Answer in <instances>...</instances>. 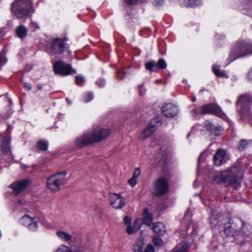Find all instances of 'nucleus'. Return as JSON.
Segmentation results:
<instances>
[{"label": "nucleus", "instance_id": "nucleus-26", "mask_svg": "<svg viewBox=\"0 0 252 252\" xmlns=\"http://www.w3.org/2000/svg\"><path fill=\"white\" fill-rule=\"evenodd\" d=\"M213 71L214 74L218 77L227 78V75L222 70H220L219 66L214 65L213 66Z\"/></svg>", "mask_w": 252, "mask_h": 252}, {"label": "nucleus", "instance_id": "nucleus-44", "mask_svg": "<svg viewBox=\"0 0 252 252\" xmlns=\"http://www.w3.org/2000/svg\"><path fill=\"white\" fill-rule=\"evenodd\" d=\"M24 87L27 91H30L32 89L31 84L28 82H25L24 84Z\"/></svg>", "mask_w": 252, "mask_h": 252}, {"label": "nucleus", "instance_id": "nucleus-40", "mask_svg": "<svg viewBox=\"0 0 252 252\" xmlns=\"http://www.w3.org/2000/svg\"><path fill=\"white\" fill-rule=\"evenodd\" d=\"M155 248L151 244L148 245L145 248L144 252H154Z\"/></svg>", "mask_w": 252, "mask_h": 252}, {"label": "nucleus", "instance_id": "nucleus-3", "mask_svg": "<svg viewBox=\"0 0 252 252\" xmlns=\"http://www.w3.org/2000/svg\"><path fill=\"white\" fill-rule=\"evenodd\" d=\"M11 10L18 19L25 18L33 12L31 0H16L11 5Z\"/></svg>", "mask_w": 252, "mask_h": 252}, {"label": "nucleus", "instance_id": "nucleus-37", "mask_svg": "<svg viewBox=\"0 0 252 252\" xmlns=\"http://www.w3.org/2000/svg\"><path fill=\"white\" fill-rule=\"evenodd\" d=\"M85 81L84 78L81 75L76 76V83L79 86H81Z\"/></svg>", "mask_w": 252, "mask_h": 252}, {"label": "nucleus", "instance_id": "nucleus-35", "mask_svg": "<svg viewBox=\"0 0 252 252\" xmlns=\"http://www.w3.org/2000/svg\"><path fill=\"white\" fill-rule=\"evenodd\" d=\"M94 98V94L92 93H86L84 95V101L85 102H89L93 100Z\"/></svg>", "mask_w": 252, "mask_h": 252}, {"label": "nucleus", "instance_id": "nucleus-16", "mask_svg": "<svg viewBox=\"0 0 252 252\" xmlns=\"http://www.w3.org/2000/svg\"><path fill=\"white\" fill-rule=\"evenodd\" d=\"M65 48L64 41L60 38L54 39L52 43V50L54 53L62 54Z\"/></svg>", "mask_w": 252, "mask_h": 252}, {"label": "nucleus", "instance_id": "nucleus-8", "mask_svg": "<svg viewBox=\"0 0 252 252\" xmlns=\"http://www.w3.org/2000/svg\"><path fill=\"white\" fill-rule=\"evenodd\" d=\"M53 69L56 74L62 76H67L76 73V70L72 68L70 64L65 63L62 61L56 62L54 64Z\"/></svg>", "mask_w": 252, "mask_h": 252}, {"label": "nucleus", "instance_id": "nucleus-18", "mask_svg": "<svg viewBox=\"0 0 252 252\" xmlns=\"http://www.w3.org/2000/svg\"><path fill=\"white\" fill-rule=\"evenodd\" d=\"M214 161L215 165L220 166L226 161L225 152L224 150H218L214 156Z\"/></svg>", "mask_w": 252, "mask_h": 252}, {"label": "nucleus", "instance_id": "nucleus-42", "mask_svg": "<svg viewBox=\"0 0 252 252\" xmlns=\"http://www.w3.org/2000/svg\"><path fill=\"white\" fill-rule=\"evenodd\" d=\"M164 0H155L153 3L155 6H159L163 5Z\"/></svg>", "mask_w": 252, "mask_h": 252}, {"label": "nucleus", "instance_id": "nucleus-6", "mask_svg": "<svg viewBox=\"0 0 252 252\" xmlns=\"http://www.w3.org/2000/svg\"><path fill=\"white\" fill-rule=\"evenodd\" d=\"M65 172H62L52 175L47 181V187L52 192H57L60 189V187L66 182Z\"/></svg>", "mask_w": 252, "mask_h": 252}, {"label": "nucleus", "instance_id": "nucleus-25", "mask_svg": "<svg viewBox=\"0 0 252 252\" xmlns=\"http://www.w3.org/2000/svg\"><path fill=\"white\" fill-rule=\"evenodd\" d=\"M27 30L25 27L23 25L19 26L16 30V33L17 36L20 38L25 37L27 35Z\"/></svg>", "mask_w": 252, "mask_h": 252}, {"label": "nucleus", "instance_id": "nucleus-2", "mask_svg": "<svg viewBox=\"0 0 252 252\" xmlns=\"http://www.w3.org/2000/svg\"><path fill=\"white\" fill-rule=\"evenodd\" d=\"M109 134L110 130L108 129L97 127L77 137L74 141V144L77 147L82 148L89 145L100 141L106 138Z\"/></svg>", "mask_w": 252, "mask_h": 252}, {"label": "nucleus", "instance_id": "nucleus-23", "mask_svg": "<svg viewBox=\"0 0 252 252\" xmlns=\"http://www.w3.org/2000/svg\"><path fill=\"white\" fill-rule=\"evenodd\" d=\"M141 173L140 168H136L134 171L132 177L128 180V183L131 187H134L137 184V178L139 177Z\"/></svg>", "mask_w": 252, "mask_h": 252}, {"label": "nucleus", "instance_id": "nucleus-27", "mask_svg": "<svg viewBox=\"0 0 252 252\" xmlns=\"http://www.w3.org/2000/svg\"><path fill=\"white\" fill-rule=\"evenodd\" d=\"M134 252H142V240L139 238L133 245Z\"/></svg>", "mask_w": 252, "mask_h": 252}, {"label": "nucleus", "instance_id": "nucleus-5", "mask_svg": "<svg viewBox=\"0 0 252 252\" xmlns=\"http://www.w3.org/2000/svg\"><path fill=\"white\" fill-rule=\"evenodd\" d=\"M251 54L252 44L244 41H238L229 56V62L231 63L238 58Z\"/></svg>", "mask_w": 252, "mask_h": 252}, {"label": "nucleus", "instance_id": "nucleus-1", "mask_svg": "<svg viewBox=\"0 0 252 252\" xmlns=\"http://www.w3.org/2000/svg\"><path fill=\"white\" fill-rule=\"evenodd\" d=\"M242 175V168L239 164H237L226 170L215 174L213 180L214 183L226 184L235 188L240 184Z\"/></svg>", "mask_w": 252, "mask_h": 252}, {"label": "nucleus", "instance_id": "nucleus-41", "mask_svg": "<svg viewBox=\"0 0 252 252\" xmlns=\"http://www.w3.org/2000/svg\"><path fill=\"white\" fill-rule=\"evenodd\" d=\"M105 80L102 79H99L96 81V84L99 87H102L105 85Z\"/></svg>", "mask_w": 252, "mask_h": 252}, {"label": "nucleus", "instance_id": "nucleus-50", "mask_svg": "<svg viewBox=\"0 0 252 252\" xmlns=\"http://www.w3.org/2000/svg\"><path fill=\"white\" fill-rule=\"evenodd\" d=\"M191 100H192L193 102L195 101H196V98H195V97L193 96V97L192 98Z\"/></svg>", "mask_w": 252, "mask_h": 252}, {"label": "nucleus", "instance_id": "nucleus-29", "mask_svg": "<svg viewBox=\"0 0 252 252\" xmlns=\"http://www.w3.org/2000/svg\"><path fill=\"white\" fill-rule=\"evenodd\" d=\"M201 0H185V4L187 6L192 7L200 3Z\"/></svg>", "mask_w": 252, "mask_h": 252}, {"label": "nucleus", "instance_id": "nucleus-33", "mask_svg": "<svg viewBox=\"0 0 252 252\" xmlns=\"http://www.w3.org/2000/svg\"><path fill=\"white\" fill-rule=\"evenodd\" d=\"M56 252H72V250L69 247L61 245L58 248Z\"/></svg>", "mask_w": 252, "mask_h": 252}, {"label": "nucleus", "instance_id": "nucleus-10", "mask_svg": "<svg viewBox=\"0 0 252 252\" xmlns=\"http://www.w3.org/2000/svg\"><path fill=\"white\" fill-rule=\"evenodd\" d=\"M38 219L32 217L28 215L22 217L19 220V223L27 227L29 230L35 231L38 228Z\"/></svg>", "mask_w": 252, "mask_h": 252}, {"label": "nucleus", "instance_id": "nucleus-45", "mask_svg": "<svg viewBox=\"0 0 252 252\" xmlns=\"http://www.w3.org/2000/svg\"><path fill=\"white\" fill-rule=\"evenodd\" d=\"M138 0H125L128 5H133L137 3Z\"/></svg>", "mask_w": 252, "mask_h": 252}, {"label": "nucleus", "instance_id": "nucleus-4", "mask_svg": "<svg viewBox=\"0 0 252 252\" xmlns=\"http://www.w3.org/2000/svg\"><path fill=\"white\" fill-rule=\"evenodd\" d=\"M245 226H243L242 221L238 218L229 219V221L225 224L224 232L227 236H235L240 233H245ZM249 233H245L244 235L248 236Z\"/></svg>", "mask_w": 252, "mask_h": 252}, {"label": "nucleus", "instance_id": "nucleus-14", "mask_svg": "<svg viewBox=\"0 0 252 252\" xmlns=\"http://www.w3.org/2000/svg\"><path fill=\"white\" fill-rule=\"evenodd\" d=\"M162 113L164 116L167 118H172L176 116L178 110L177 107L172 103H165L161 108Z\"/></svg>", "mask_w": 252, "mask_h": 252}, {"label": "nucleus", "instance_id": "nucleus-21", "mask_svg": "<svg viewBox=\"0 0 252 252\" xmlns=\"http://www.w3.org/2000/svg\"><path fill=\"white\" fill-rule=\"evenodd\" d=\"M153 216L149 212L147 208H145L143 212V224L147 226L151 225L153 221Z\"/></svg>", "mask_w": 252, "mask_h": 252}, {"label": "nucleus", "instance_id": "nucleus-20", "mask_svg": "<svg viewBox=\"0 0 252 252\" xmlns=\"http://www.w3.org/2000/svg\"><path fill=\"white\" fill-rule=\"evenodd\" d=\"M204 127L209 131L211 134L218 136L220 134V127L214 126L211 122L207 120L205 121L204 124Z\"/></svg>", "mask_w": 252, "mask_h": 252}, {"label": "nucleus", "instance_id": "nucleus-24", "mask_svg": "<svg viewBox=\"0 0 252 252\" xmlns=\"http://www.w3.org/2000/svg\"><path fill=\"white\" fill-rule=\"evenodd\" d=\"M57 236L62 241L68 242L72 239V236L67 232L59 231L56 233Z\"/></svg>", "mask_w": 252, "mask_h": 252}, {"label": "nucleus", "instance_id": "nucleus-34", "mask_svg": "<svg viewBox=\"0 0 252 252\" xmlns=\"http://www.w3.org/2000/svg\"><path fill=\"white\" fill-rule=\"evenodd\" d=\"M156 66V63L154 61L150 62L145 64L146 68L150 71L154 70V67Z\"/></svg>", "mask_w": 252, "mask_h": 252}, {"label": "nucleus", "instance_id": "nucleus-17", "mask_svg": "<svg viewBox=\"0 0 252 252\" xmlns=\"http://www.w3.org/2000/svg\"><path fill=\"white\" fill-rule=\"evenodd\" d=\"M30 184V181L28 180H22L20 181H16L11 185V188L15 191L16 194L19 193L23 190Z\"/></svg>", "mask_w": 252, "mask_h": 252}, {"label": "nucleus", "instance_id": "nucleus-15", "mask_svg": "<svg viewBox=\"0 0 252 252\" xmlns=\"http://www.w3.org/2000/svg\"><path fill=\"white\" fill-rule=\"evenodd\" d=\"M156 194L160 196L165 194L168 189V183L166 179L163 178L158 179L156 183Z\"/></svg>", "mask_w": 252, "mask_h": 252}, {"label": "nucleus", "instance_id": "nucleus-38", "mask_svg": "<svg viewBox=\"0 0 252 252\" xmlns=\"http://www.w3.org/2000/svg\"><path fill=\"white\" fill-rule=\"evenodd\" d=\"M7 60L5 57V53L2 51L0 53V65H2L6 63Z\"/></svg>", "mask_w": 252, "mask_h": 252}, {"label": "nucleus", "instance_id": "nucleus-46", "mask_svg": "<svg viewBox=\"0 0 252 252\" xmlns=\"http://www.w3.org/2000/svg\"><path fill=\"white\" fill-rule=\"evenodd\" d=\"M210 222L211 223H212V224H216V223H218V220H216L215 217L214 216L212 215L210 218Z\"/></svg>", "mask_w": 252, "mask_h": 252}, {"label": "nucleus", "instance_id": "nucleus-7", "mask_svg": "<svg viewBox=\"0 0 252 252\" xmlns=\"http://www.w3.org/2000/svg\"><path fill=\"white\" fill-rule=\"evenodd\" d=\"M252 103V99L249 95L245 94L239 97L236 104L239 105L241 107V109L239 111V113L241 114L242 118H247L248 119L251 118L249 105Z\"/></svg>", "mask_w": 252, "mask_h": 252}, {"label": "nucleus", "instance_id": "nucleus-48", "mask_svg": "<svg viewBox=\"0 0 252 252\" xmlns=\"http://www.w3.org/2000/svg\"><path fill=\"white\" fill-rule=\"evenodd\" d=\"M248 77L249 79L252 80V70L248 73Z\"/></svg>", "mask_w": 252, "mask_h": 252}, {"label": "nucleus", "instance_id": "nucleus-12", "mask_svg": "<svg viewBox=\"0 0 252 252\" xmlns=\"http://www.w3.org/2000/svg\"><path fill=\"white\" fill-rule=\"evenodd\" d=\"M10 140V137L8 134L0 136V142L1 143L0 148L1 152L3 155L8 157L11 156Z\"/></svg>", "mask_w": 252, "mask_h": 252}, {"label": "nucleus", "instance_id": "nucleus-52", "mask_svg": "<svg viewBox=\"0 0 252 252\" xmlns=\"http://www.w3.org/2000/svg\"><path fill=\"white\" fill-rule=\"evenodd\" d=\"M144 2H145L144 0H143L142 2L143 3Z\"/></svg>", "mask_w": 252, "mask_h": 252}, {"label": "nucleus", "instance_id": "nucleus-13", "mask_svg": "<svg viewBox=\"0 0 252 252\" xmlns=\"http://www.w3.org/2000/svg\"><path fill=\"white\" fill-rule=\"evenodd\" d=\"M109 200L111 205L115 209H120L125 204V199L118 194H110Z\"/></svg>", "mask_w": 252, "mask_h": 252}, {"label": "nucleus", "instance_id": "nucleus-51", "mask_svg": "<svg viewBox=\"0 0 252 252\" xmlns=\"http://www.w3.org/2000/svg\"><path fill=\"white\" fill-rule=\"evenodd\" d=\"M138 87H139V95H140L141 93H140V86H139Z\"/></svg>", "mask_w": 252, "mask_h": 252}, {"label": "nucleus", "instance_id": "nucleus-32", "mask_svg": "<svg viewBox=\"0 0 252 252\" xmlns=\"http://www.w3.org/2000/svg\"><path fill=\"white\" fill-rule=\"evenodd\" d=\"M174 252H187V247L185 245H178L174 249Z\"/></svg>", "mask_w": 252, "mask_h": 252}, {"label": "nucleus", "instance_id": "nucleus-39", "mask_svg": "<svg viewBox=\"0 0 252 252\" xmlns=\"http://www.w3.org/2000/svg\"><path fill=\"white\" fill-rule=\"evenodd\" d=\"M131 218L127 216H126L124 219V223L126 225V226L131 224Z\"/></svg>", "mask_w": 252, "mask_h": 252}, {"label": "nucleus", "instance_id": "nucleus-30", "mask_svg": "<svg viewBox=\"0 0 252 252\" xmlns=\"http://www.w3.org/2000/svg\"><path fill=\"white\" fill-rule=\"evenodd\" d=\"M248 144V142L247 140L242 139L240 141L239 144L238 145V149L240 151H243L247 147Z\"/></svg>", "mask_w": 252, "mask_h": 252}, {"label": "nucleus", "instance_id": "nucleus-43", "mask_svg": "<svg viewBox=\"0 0 252 252\" xmlns=\"http://www.w3.org/2000/svg\"><path fill=\"white\" fill-rule=\"evenodd\" d=\"M125 73L121 70H120L118 71L117 74V76L119 79H121L125 77Z\"/></svg>", "mask_w": 252, "mask_h": 252}, {"label": "nucleus", "instance_id": "nucleus-22", "mask_svg": "<svg viewBox=\"0 0 252 252\" xmlns=\"http://www.w3.org/2000/svg\"><path fill=\"white\" fill-rule=\"evenodd\" d=\"M152 229L155 233L159 235H163L165 232V227L164 224L160 222L154 224Z\"/></svg>", "mask_w": 252, "mask_h": 252}, {"label": "nucleus", "instance_id": "nucleus-28", "mask_svg": "<svg viewBox=\"0 0 252 252\" xmlns=\"http://www.w3.org/2000/svg\"><path fill=\"white\" fill-rule=\"evenodd\" d=\"M48 147V143L46 141L40 140L37 143V147L42 151L47 149Z\"/></svg>", "mask_w": 252, "mask_h": 252}, {"label": "nucleus", "instance_id": "nucleus-49", "mask_svg": "<svg viewBox=\"0 0 252 252\" xmlns=\"http://www.w3.org/2000/svg\"><path fill=\"white\" fill-rule=\"evenodd\" d=\"M37 88L38 90H41L42 89V86L41 84H38Z\"/></svg>", "mask_w": 252, "mask_h": 252}, {"label": "nucleus", "instance_id": "nucleus-11", "mask_svg": "<svg viewBox=\"0 0 252 252\" xmlns=\"http://www.w3.org/2000/svg\"><path fill=\"white\" fill-rule=\"evenodd\" d=\"M162 118L161 116L155 117L143 131V137L147 138L150 136L161 125Z\"/></svg>", "mask_w": 252, "mask_h": 252}, {"label": "nucleus", "instance_id": "nucleus-36", "mask_svg": "<svg viewBox=\"0 0 252 252\" xmlns=\"http://www.w3.org/2000/svg\"><path fill=\"white\" fill-rule=\"evenodd\" d=\"M153 243L156 246H160L163 244L162 240L159 237H155L153 239Z\"/></svg>", "mask_w": 252, "mask_h": 252}, {"label": "nucleus", "instance_id": "nucleus-19", "mask_svg": "<svg viewBox=\"0 0 252 252\" xmlns=\"http://www.w3.org/2000/svg\"><path fill=\"white\" fill-rule=\"evenodd\" d=\"M142 226V219L135 220L131 224L127 226L126 232L128 235H132L137 233Z\"/></svg>", "mask_w": 252, "mask_h": 252}, {"label": "nucleus", "instance_id": "nucleus-47", "mask_svg": "<svg viewBox=\"0 0 252 252\" xmlns=\"http://www.w3.org/2000/svg\"><path fill=\"white\" fill-rule=\"evenodd\" d=\"M84 249L81 247H76L72 252H83Z\"/></svg>", "mask_w": 252, "mask_h": 252}, {"label": "nucleus", "instance_id": "nucleus-9", "mask_svg": "<svg viewBox=\"0 0 252 252\" xmlns=\"http://www.w3.org/2000/svg\"><path fill=\"white\" fill-rule=\"evenodd\" d=\"M192 112L196 115L210 113L220 116L221 113L220 108L213 103L204 105L200 107L192 110Z\"/></svg>", "mask_w": 252, "mask_h": 252}, {"label": "nucleus", "instance_id": "nucleus-31", "mask_svg": "<svg viewBox=\"0 0 252 252\" xmlns=\"http://www.w3.org/2000/svg\"><path fill=\"white\" fill-rule=\"evenodd\" d=\"M156 65L158 68L163 69L166 67V63L163 59H160L156 64Z\"/></svg>", "mask_w": 252, "mask_h": 252}]
</instances>
